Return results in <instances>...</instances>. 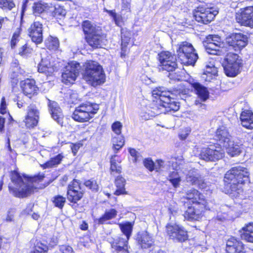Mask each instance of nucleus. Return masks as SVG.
Segmentation results:
<instances>
[{"instance_id": "obj_1", "label": "nucleus", "mask_w": 253, "mask_h": 253, "mask_svg": "<svg viewBox=\"0 0 253 253\" xmlns=\"http://www.w3.org/2000/svg\"><path fill=\"white\" fill-rule=\"evenodd\" d=\"M249 171L244 167H235L225 174L224 181L227 193L237 197L243 193L242 185L249 180Z\"/></svg>"}, {"instance_id": "obj_2", "label": "nucleus", "mask_w": 253, "mask_h": 253, "mask_svg": "<svg viewBox=\"0 0 253 253\" xmlns=\"http://www.w3.org/2000/svg\"><path fill=\"white\" fill-rule=\"evenodd\" d=\"M10 178L11 183L9 184V190L15 197H27L35 189L31 179H28L25 177H22L16 171H11Z\"/></svg>"}, {"instance_id": "obj_3", "label": "nucleus", "mask_w": 253, "mask_h": 253, "mask_svg": "<svg viewBox=\"0 0 253 253\" xmlns=\"http://www.w3.org/2000/svg\"><path fill=\"white\" fill-rule=\"evenodd\" d=\"M84 79L92 86H96L104 83L105 75L101 65L94 61H88L84 65Z\"/></svg>"}, {"instance_id": "obj_4", "label": "nucleus", "mask_w": 253, "mask_h": 253, "mask_svg": "<svg viewBox=\"0 0 253 253\" xmlns=\"http://www.w3.org/2000/svg\"><path fill=\"white\" fill-rule=\"evenodd\" d=\"M153 96L158 98L160 107L164 108L162 113H166L171 111H176L179 108V103L174 101L170 97V92L166 91L163 87H159L152 91Z\"/></svg>"}, {"instance_id": "obj_5", "label": "nucleus", "mask_w": 253, "mask_h": 253, "mask_svg": "<svg viewBox=\"0 0 253 253\" xmlns=\"http://www.w3.org/2000/svg\"><path fill=\"white\" fill-rule=\"evenodd\" d=\"M99 109V105L86 102L76 107L72 114V118L79 122H85L92 118Z\"/></svg>"}, {"instance_id": "obj_6", "label": "nucleus", "mask_w": 253, "mask_h": 253, "mask_svg": "<svg viewBox=\"0 0 253 253\" xmlns=\"http://www.w3.org/2000/svg\"><path fill=\"white\" fill-rule=\"evenodd\" d=\"M177 49V57L181 63L194 66L198 56L191 43L187 42H180Z\"/></svg>"}, {"instance_id": "obj_7", "label": "nucleus", "mask_w": 253, "mask_h": 253, "mask_svg": "<svg viewBox=\"0 0 253 253\" xmlns=\"http://www.w3.org/2000/svg\"><path fill=\"white\" fill-rule=\"evenodd\" d=\"M223 66L225 73L227 76L235 77L240 72L241 60L237 54L229 52L226 55Z\"/></svg>"}, {"instance_id": "obj_8", "label": "nucleus", "mask_w": 253, "mask_h": 253, "mask_svg": "<svg viewBox=\"0 0 253 253\" xmlns=\"http://www.w3.org/2000/svg\"><path fill=\"white\" fill-rule=\"evenodd\" d=\"M224 156V151L218 144H213L201 148L200 158L206 161H215Z\"/></svg>"}, {"instance_id": "obj_9", "label": "nucleus", "mask_w": 253, "mask_h": 253, "mask_svg": "<svg viewBox=\"0 0 253 253\" xmlns=\"http://www.w3.org/2000/svg\"><path fill=\"white\" fill-rule=\"evenodd\" d=\"M217 13V11L211 8L200 5L195 10L194 16L197 22L207 24L211 22Z\"/></svg>"}, {"instance_id": "obj_10", "label": "nucleus", "mask_w": 253, "mask_h": 253, "mask_svg": "<svg viewBox=\"0 0 253 253\" xmlns=\"http://www.w3.org/2000/svg\"><path fill=\"white\" fill-rule=\"evenodd\" d=\"M167 233L169 238L174 241L183 242L188 239L187 231L184 228L176 224H168L166 226Z\"/></svg>"}, {"instance_id": "obj_11", "label": "nucleus", "mask_w": 253, "mask_h": 253, "mask_svg": "<svg viewBox=\"0 0 253 253\" xmlns=\"http://www.w3.org/2000/svg\"><path fill=\"white\" fill-rule=\"evenodd\" d=\"M80 69V64L77 62L68 63L62 75V82L66 84H73L79 75Z\"/></svg>"}, {"instance_id": "obj_12", "label": "nucleus", "mask_w": 253, "mask_h": 253, "mask_svg": "<svg viewBox=\"0 0 253 253\" xmlns=\"http://www.w3.org/2000/svg\"><path fill=\"white\" fill-rule=\"evenodd\" d=\"M226 42L234 50H240L248 44L247 35L242 33H233L226 38Z\"/></svg>"}, {"instance_id": "obj_13", "label": "nucleus", "mask_w": 253, "mask_h": 253, "mask_svg": "<svg viewBox=\"0 0 253 253\" xmlns=\"http://www.w3.org/2000/svg\"><path fill=\"white\" fill-rule=\"evenodd\" d=\"M204 44L207 52L210 54L216 55L220 48L224 47V43L221 42V38L217 35H209L206 40L204 42Z\"/></svg>"}, {"instance_id": "obj_14", "label": "nucleus", "mask_w": 253, "mask_h": 253, "mask_svg": "<svg viewBox=\"0 0 253 253\" xmlns=\"http://www.w3.org/2000/svg\"><path fill=\"white\" fill-rule=\"evenodd\" d=\"M236 20L241 25L253 28V6L241 8L236 14Z\"/></svg>"}, {"instance_id": "obj_15", "label": "nucleus", "mask_w": 253, "mask_h": 253, "mask_svg": "<svg viewBox=\"0 0 253 253\" xmlns=\"http://www.w3.org/2000/svg\"><path fill=\"white\" fill-rule=\"evenodd\" d=\"M37 18L28 29L29 35L32 41L36 44H40L43 41V24Z\"/></svg>"}, {"instance_id": "obj_16", "label": "nucleus", "mask_w": 253, "mask_h": 253, "mask_svg": "<svg viewBox=\"0 0 253 253\" xmlns=\"http://www.w3.org/2000/svg\"><path fill=\"white\" fill-rule=\"evenodd\" d=\"M81 183L77 179H74L68 185L67 191V199L69 201L74 203H77L80 200L83 196V193L81 191Z\"/></svg>"}, {"instance_id": "obj_17", "label": "nucleus", "mask_w": 253, "mask_h": 253, "mask_svg": "<svg viewBox=\"0 0 253 253\" xmlns=\"http://www.w3.org/2000/svg\"><path fill=\"white\" fill-rule=\"evenodd\" d=\"M192 87L198 96V99L195 101V104L199 107L205 109L206 105L202 102L206 101L209 97V92L207 88L199 83L192 84Z\"/></svg>"}, {"instance_id": "obj_18", "label": "nucleus", "mask_w": 253, "mask_h": 253, "mask_svg": "<svg viewBox=\"0 0 253 253\" xmlns=\"http://www.w3.org/2000/svg\"><path fill=\"white\" fill-rule=\"evenodd\" d=\"M156 101H153L150 106L146 107L145 110H143L141 113V117L145 120L151 119L152 118L162 114L164 108L160 107L158 98Z\"/></svg>"}, {"instance_id": "obj_19", "label": "nucleus", "mask_w": 253, "mask_h": 253, "mask_svg": "<svg viewBox=\"0 0 253 253\" xmlns=\"http://www.w3.org/2000/svg\"><path fill=\"white\" fill-rule=\"evenodd\" d=\"M185 194L184 198L189 200L192 203L199 206H203V208L207 207V202L205 199L204 196L196 189L191 188L185 192Z\"/></svg>"}, {"instance_id": "obj_20", "label": "nucleus", "mask_w": 253, "mask_h": 253, "mask_svg": "<svg viewBox=\"0 0 253 253\" xmlns=\"http://www.w3.org/2000/svg\"><path fill=\"white\" fill-rule=\"evenodd\" d=\"M126 238L117 237L111 242L112 253H129L128 240Z\"/></svg>"}, {"instance_id": "obj_21", "label": "nucleus", "mask_w": 253, "mask_h": 253, "mask_svg": "<svg viewBox=\"0 0 253 253\" xmlns=\"http://www.w3.org/2000/svg\"><path fill=\"white\" fill-rule=\"evenodd\" d=\"M198 205L195 206H189L183 214L184 218L189 221L199 220L202 216L203 209H208L209 207L207 206L206 208H203V206H200L199 209L197 207Z\"/></svg>"}, {"instance_id": "obj_22", "label": "nucleus", "mask_w": 253, "mask_h": 253, "mask_svg": "<svg viewBox=\"0 0 253 253\" xmlns=\"http://www.w3.org/2000/svg\"><path fill=\"white\" fill-rule=\"evenodd\" d=\"M86 40L88 44L93 48H100L105 44V37L102 31L92 35L86 36Z\"/></svg>"}, {"instance_id": "obj_23", "label": "nucleus", "mask_w": 253, "mask_h": 253, "mask_svg": "<svg viewBox=\"0 0 253 253\" xmlns=\"http://www.w3.org/2000/svg\"><path fill=\"white\" fill-rule=\"evenodd\" d=\"M20 85L24 94L31 98L32 95L37 93L38 87L33 79H27L20 83Z\"/></svg>"}, {"instance_id": "obj_24", "label": "nucleus", "mask_w": 253, "mask_h": 253, "mask_svg": "<svg viewBox=\"0 0 253 253\" xmlns=\"http://www.w3.org/2000/svg\"><path fill=\"white\" fill-rule=\"evenodd\" d=\"M227 253H245L243 243L234 238H231L226 243Z\"/></svg>"}, {"instance_id": "obj_25", "label": "nucleus", "mask_w": 253, "mask_h": 253, "mask_svg": "<svg viewBox=\"0 0 253 253\" xmlns=\"http://www.w3.org/2000/svg\"><path fill=\"white\" fill-rule=\"evenodd\" d=\"M186 180L192 184L197 185L200 188H205L206 184L204 182L203 178L197 173L195 169H192L186 173Z\"/></svg>"}, {"instance_id": "obj_26", "label": "nucleus", "mask_w": 253, "mask_h": 253, "mask_svg": "<svg viewBox=\"0 0 253 253\" xmlns=\"http://www.w3.org/2000/svg\"><path fill=\"white\" fill-rule=\"evenodd\" d=\"M48 107L52 118L59 124H62L63 116L57 103L48 100Z\"/></svg>"}, {"instance_id": "obj_27", "label": "nucleus", "mask_w": 253, "mask_h": 253, "mask_svg": "<svg viewBox=\"0 0 253 253\" xmlns=\"http://www.w3.org/2000/svg\"><path fill=\"white\" fill-rule=\"evenodd\" d=\"M136 240L140 247L144 249L151 247L154 243L153 238L147 231L138 233Z\"/></svg>"}, {"instance_id": "obj_28", "label": "nucleus", "mask_w": 253, "mask_h": 253, "mask_svg": "<svg viewBox=\"0 0 253 253\" xmlns=\"http://www.w3.org/2000/svg\"><path fill=\"white\" fill-rule=\"evenodd\" d=\"M243 126L248 129H253V113L250 110L243 111L240 115Z\"/></svg>"}, {"instance_id": "obj_29", "label": "nucleus", "mask_w": 253, "mask_h": 253, "mask_svg": "<svg viewBox=\"0 0 253 253\" xmlns=\"http://www.w3.org/2000/svg\"><path fill=\"white\" fill-rule=\"evenodd\" d=\"M217 69L214 65L210 63L206 66V68L203 74L202 75V78L206 82H211L217 76Z\"/></svg>"}, {"instance_id": "obj_30", "label": "nucleus", "mask_w": 253, "mask_h": 253, "mask_svg": "<svg viewBox=\"0 0 253 253\" xmlns=\"http://www.w3.org/2000/svg\"><path fill=\"white\" fill-rule=\"evenodd\" d=\"M223 146L226 149L227 153L232 157L238 155L241 152V145L235 142L232 138L225 143Z\"/></svg>"}, {"instance_id": "obj_31", "label": "nucleus", "mask_w": 253, "mask_h": 253, "mask_svg": "<svg viewBox=\"0 0 253 253\" xmlns=\"http://www.w3.org/2000/svg\"><path fill=\"white\" fill-rule=\"evenodd\" d=\"M216 139L223 145L227 143L232 137L229 134L227 128L224 126H221L218 128L216 131Z\"/></svg>"}, {"instance_id": "obj_32", "label": "nucleus", "mask_w": 253, "mask_h": 253, "mask_svg": "<svg viewBox=\"0 0 253 253\" xmlns=\"http://www.w3.org/2000/svg\"><path fill=\"white\" fill-rule=\"evenodd\" d=\"M82 27L84 33L87 36L92 35L96 33H99L101 29L99 27H97L94 24L88 20L83 22Z\"/></svg>"}, {"instance_id": "obj_33", "label": "nucleus", "mask_w": 253, "mask_h": 253, "mask_svg": "<svg viewBox=\"0 0 253 253\" xmlns=\"http://www.w3.org/2000/svg\"><path fill=\"white\" fill-rule=\"evenodd\" d=\"M242 231L241 238L248 242H253V223H250L243 227Z\"/></svg>"}, {"instance_id": "obj_34", "label": "nucleus", "mask_w": 253, "mask_h": 253, "mask_svg": "<svg viewBox=\"0 0 253 253\" xmlns=\"http://www.w3.org/2000/svg\"><path fill=\"white\" fill-rule=\"evenodd\" d=\"M50 6L48 4L42 1L35 2L32 6L33 13L38 15L45 11L49 10Z\"/></svg>"}, {"instance_id": "obj_35", "label": "nucleus", "mask_w": 253, "mask_h": 253, "mask_svg": "<svg viewBox=\"0 0 253 253\" xmlns=\"http://www.w3.org/2000/svg\"><path fill=\"white\" fill-rule=\"evenodd\" d=\"M125 183L126 180L123 177L119 176L117 177L115 180V184L117 187V190L114 193L115 195L127 194L125 189Z\"/></svg>"}, {"instance_id": "obj_36", "label": "nucleus", "mask_w": 253, "mask_h": 253, "mask_svg": "<svg viewBox=\"0 0 253 253\" xmlns=\"http://www.w3.org/2000/svg\"><path fill=\"white\" fill-rule=\"evenodd\" d=\"M177 67V63L176 62V57H174V59H171L159 66L158 69L159 71H167L168 72H172L174 71Z\"/></svg>"}, {"instance_id": "obj_37", "label": "nucleus", "mask_w": 253, "mask_h": 253, "mask_svg": "<svg viewBox=\"0 0 253 253\" xmlns=\"http://www.w3.org/2000/svg\"><path fill=\"white\" fill-rule=\"evenodd\" d=\"M117 213V211L114 209L106 210L104 214L98 219V223L103 224L106 220L115 218Z\"/></svg>"}, {"instance_id": "obj_38", "label": "nucleus", "mask_w": 253, "mask_h": 253, "mask_svg": "<svg viewBox=\"0 0 253 253\" xmlns=\"http://www.w3.org/2000/svg\"><path fill=\"white\" fill-rule=\"evenodd\" d=\"M45 45L49 50H56L59 46V42L57 38L49 36L45 41Z\"/></svg>"}, {"instance_id": "obj_39", "label": "nucleus", "mask_w": 253, "mask_h": 253, "mask_svg": "<svg viewBox=\"0 0 253 253\" xmlns=\"http://www.w3.org/2000/svg\"><path fill=\"white\" fill-rule=\"evenodd\" d=\"M38 71L40 73L48 75L52 73L53 68L48 62L42 59L41 62L38 65Z\"/></svg>"}, {"instance_id": "obj_40", "label": "nucleus", "mask_w": 253, "mask_h": 253, "mask_svg": "<svg viewBox=\"0 0 253 253\" xmlns=\"http://www.w3.org/2000/svg\"><path fill=\"white\" fill-rule=\"evenodd\" d=\"M119 227L122 232L126 235L125 238L129 239L132 231V224L129 222L125 223H120L119 224Z\"/></svg>"}, {"instance_id": "obj_41", "label": "nucleus", "mask_w": 253, "mask_h": 253, "mask_svg": "<svg viewBox=\"0 0 253 253\" xmlns=\"http://www.w3.org/2000/svg\"><path fill=\"white\" fill-rule=\"evenodd\" d=\"M62 158V155L61 154H58L44 164L42 167L44 169L55 167L61 163Z\"/></svg>"}, {"instance_id": "obj_42", "label": "nucleus", "mask_w": 253, "mask_h": 253, "mask_svg": "<svg viewBox=\"0 0 253 253\" xmlns=\"http://www.w3.org/2000/svg\"><path fill=\"white\" fill-rule=\"evenodd\" d=\"M168 179L174 188L179 187L181 178L177 171H173L169 175Z\"/></svg>"}, {"instance_id": "obj_43", "label": "nucleus", "mask_w": 253, "mask_h": 253, "mask_svg": "<svg viewBox=\"0 0 253 253\" xmlns=\"http://www.w3.org/2000/svg\"><path fill=\"white\" fill-rule=\"evenodd\" d=\"M112 142L115 151H118L125 144L124 138L120 135H117V136L113 137Z\"/></svg>"}, {"instance_id": "obj_44", "label": "nucleus", "mask_w": 253, "mask_h": 253, "mask_svg": "<svg viewBox=\"0 0 253 253\" xmlns=\"http://www.w3.org/2000/svg\"><path fill=\"white\" fill-rule=\"evenodd\" d=\"M49 11H53V16L55 17H56L57 18H61L64 17L66 13L65 9L60 6L54 7L50 5Z\"/></svg>"}, {"instance_id": "obj_45", "label": "nucleus", "mask_w": 253, "mask_h": 253, "mask_svg": "<svg viewBox=\"0 0 253 253\" xmlns=\"http://www.w3.org/2000/svg\"><path fill=\"white\" fill-rule=\"evenodd\" d=\"M174 56L172 55L171 54L169 51H164L159 54V60L160 61V65H162L166 62L171 59H174Z\"/></svg>"}, {"instance_id": "obj_46", "label": "nucleus", "mask_w": 253, "mask_h": 253, "mask_svg": "<svg viewBox=\"0 0 253 253\" xmlns=\"http://www.w3.org/2000/svg\"><path fill=\"white\" fill-rule=\"evenodd\" d=\"M40 112L37 107L35 105H30L27 110V115L29 117L36 118L39 119Z\"/></svg>"}, {"instance_id": "obj_47", "label": "nucleus", "mask_w": 253, "mask_h": 253, "mask_svg": "<svg viewBox=\"0 0 253 253\" xmlns=\"http://www.w3.org/2000/svg\"><path fill=\"white\" fill-rule=\"evenodd\" d=\"M34 251L36 253H46L48 251V247L41 242H37L35 244Z\"/></svg>"}, {"instance_id": "obj_48", "label": "nucleus", "mask_w": 253, "mask_h": 253, "mask_svg": "<svg viewBox=\"0 0 253 253\" xmlns=\"http://www.w3.org/2000/svg\"><path fill=\"white\" fill-rule=\"evenodd\" d=\"M116 156L114 155L112 156L110 159L111 168L110 169L111 171L113 172H116L120 173L121 172V167L118 164H117L116 160L115 159Z\"/></svg>"}, {"instance_id": "obj_49", "label": "nucleus", "mask_w": 253, "mask_h": 253, "mask_svg": "<svg viewBox=\"0 0 253 253\" xmlns=\"http://www.w3.org/2000/svg\"><path fill=\"white\" fill-rule=\"evenodd\" d=\"M84 185L92 191L97 192L99 190V186L95 180H86L84 182Z\"/></svg>"}, {"instance_id": "obj_50", "label": "nucleus", "mask_w": 253, "mask_h": 253, "mask_svg": "<svg viewBox=\"0 0 253 253\" xmlns=\"http://www.w3.org/2000/svg\"><path fill=\"white\" fill-rule=\"evenodd\" d=\"M39 119L26 116L24 120L25 126L28 128L33 127L37 125Z\"/></svg>"}, {"instance_id": "obj_51", "label": "nucleus", "mask_w": 253, "mask_h": 253, "mask_svg": "<svg viewBox=\"0 0 253 253\" xmlns=\"http://www.w3.org/2000/svg\"><path fill=\"white\" fill-rule=\"evenodd\" d=\"M31 51L32 49L25 43L19 48L18 54L22 57H26L31 53Z\"/></svg>"}, {"instance_id": "obj_52", "label": "nucleus", "mask_w": 253, "mask_h": 253, "mask_svg": "<svg viewBox=\"0 0 253 253\" xmlns=\"http://www.w3.org/2000/svg\"><path fill=\"white\" fill-rule=\"evenodd\" d=\"M65 202V198L62 196L58 195L54 198L53 203L54 205L61 209L63 208Z\"/></svg>"}, {"instance_id": "obj_53", "label": "nucleus", "mask_w": 253, "mask_h": 253, "mask_svg": "<svg viewBox=\"0 0 253 253\" xmlns=\"http://www.w3.org/2000/svg\"><path fill=\"white\" fill-rule=\"evenodd\" d=\"M19 31H16L13 35L10 45L12 48H14L16 45L19 43L21 42V41L19 38Z\"/></svg>"}, {"instance_id": "obj_54", "label": "nucleus", "mask_w": 253, "mask_h": 253, "mask_svg": "<svg viewBox=\"0 0 253 253\" xmlns=\"http://www.w3.org/2000/svg\"><path fill=\"white\" fill-rule=\"evenodd\" d=\"M144 166L152 171L155 169V163L151 159H146L143 161Z\"/></svg>"}, {"instance_id": "obj_55", "label": "nucleus", "mask_w": 253, "mask_h": 253, "mask_svg": "<svg viewBox=\"0 0 253 253\" xmlns=\"http://www.w3.org/2000/svg\"><path fill=\"white\" fill-rule=\"evenodd\" d=\"M122 125L119 122H116L113 124L112 128L113 131L117 134L120 135L121 133Z\"/></svg>"}, {"instance_id": "obj_56", "label": "nucleus", "mask_w": 253, "mask_h": 253, "mask_svg": "<svg viewBox=\"0 0 253 253\" xmlns=\"http://www.w3.org/2000/svg\"><path fill=\"white\" fill-rule=\"evenodd\" d=\"M129 41L128 38H124L123 36H122V56L126 50V46Z\"/></svg>"}, {"instance_id": "obj_57", "label": "nucleus", "mask_w": 253, "mask_h": 253, "mask_svg": "<svg viewBox=\"0 0 253 253\" xmlns=\"http://www.w3.org/2000/svg\"><path fill=\"white\" fill-rule=\"evenodd\" d=\"M59 250L63 253H74L73 248L68 245H61L59 247Z\"/></svg>"}, {"instance_id": "obj_58", "label": "nucleus", "mask_w": 253, "mask_h": 253, "mask_svg": "<svg viewBox=\"0 0 253 253\" xmlns=\"http://www.w3.org/2000/svg\"><path fill=\"white\" fill-rule=\"evenodd\" d=\"M129 152L130 155L134 158L133 160V162H136L140 157L139 153L133 148H129Z\"/></svg>"}, {"instance_id": "obj_59", "label": "nucleus", "mask_w": 253, "mask_h": 253, "mask_svg": "<svg viewBox=\"0 0 253 253\" xmlns=\"http://www.w3.org/2000/svg\"><path fill=\"white\" fill-rule=\"evenodd\" d=\"M190 132V130L188 128H185L182 130L179 134V139L181 140H185Z\"/></svg>"}, {"instance_id": "obj_60", "label": "nucleus", "mask_w": 253, "mask_h": 253, "mask_svg": "<svg viewBox=\"0 0 253 253\" xmlns=\"http://www.w3.org/2000/svg\"><path fill=\"white\" fill-rule=\"evenodd\" d=\"M2 2L1 7L7 8L10 10L15 6L12 0H4Z\"/></svg>"}, {"instance_id": "obj_61", "label": "nucleus", "mask_w": 253, "mask_h": 253, "mask_svg": "<svg viewBox=\"0 0 253 253\" xmlns=\"http://www.w3.org/2000/svg\"><path fill=\"white\" fill-rule=\"evenodd\" d=\"M164 161L162 160H158L156 161L155 164V169L157 171H159L161 170V168L164 167Z\"/></svg>"}, {"instance_id": "obj_62", "label": "nucleus", "mask_w": 253, "mask_h": 253, "mask_svg": "<svg viewBox=\"0 0 253 253\" xmlns=\"http://www.w3.org/2000/svg\"><path fill=\"white\" fill-rule=\"evenodd\" d=\"M122 7L125 10H129L130 8V0H123Z\"/></svg>"}, {"instance_id": "obj_63", "label": "nucleus", "mask_w": 253, "mask_h": 253, "mask_svg": "<svg viewBox=\"0 0 253 253\" xmlns=\"http://www.w3.org/2000/svg\"><path fill=\"white\" fill-rule=\"evenodd\" d=\"M115 24L118 26H121V24L122 22V17L120 15L116 14L115 16L113 18Z\"/></svg>"}, {"instance_id": "obj_64", "label": "nucleus", "mask_w": 253, "mask_h": 253, "mask_svg": "<svg viewBox=\"0 0 253 253\" xmlns=\"http://www.w3.org/2000/svg\"><path fill=\"white\" fill-rule=\"evenodd\" d=\"M80 147L81 144L80 143L72 144L71 146V149L72 152L74 153V155L76 154L77 151H78Z\"/></svg>"}]
</instances>
